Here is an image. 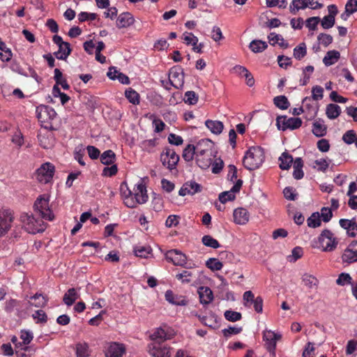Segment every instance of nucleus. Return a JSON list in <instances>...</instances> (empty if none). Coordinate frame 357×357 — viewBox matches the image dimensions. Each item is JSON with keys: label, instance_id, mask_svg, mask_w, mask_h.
Returning a JSON list of instances; mask_svg holds the SVG:
<instances>
[{"label": "nucleus", "instance_id": "56", "mask_svg": "<svg viewBox=\"0 0 357 357\" xmlns=\"http://www.w3.org/2000/svg\"><path fill=\"white\" fill-rule=\"evenodd\" d=\"M356 132L354 130L347 131L342 136V140L347 144H351L356 141Z\"/></svg>", "mask_w": 357, "mask_h": 357}, {"label": "nucleus", "instance_id": "38", "mask_svg": "<svg viewBox=\"0 0 357 357\" xmlns=\"http://www.w3.org/2000/svg\"><path fill=\"white\" fill-rule=\"evenodd\" d=\"M196 277L193 273L188 270L183 271L181 273L176 275V278L178 280L181 281L182 283H190Z\"/></svg>", "mask_w": 357, "mask_h": 357}, {"label": "nucleus", "instance_id": "58", "mask_svg": "<svg viewBox=\"0 0 357 357\" xmlns=\"http://www.w3.org/2000/svg\"><path fill=\"white\" fill-rule=\"evenodd\" d=\"M303 281L305 285L309 288H312L313 287L317 286L318 282L316 278L309 274L303 275Z\"/></svg>", "mask_w": 357, "mask_h": 357}, {"label": "nucleus", "instance_id": "28", "mask_svg": "<svg viewBox=\"0 0 357 357\" xmlns=\"http://www.w3.org/2000/svg\"><path fill=\"white\" fill-rule=\"evenodd\" d=\"M77 357H88L90 355L89 345L85 342H77L75 344Z\"/></svg>", "mask_w": 357, "mask_h": 357}, {"label": "nucleus", "instance_id": "48", "mask_svg": "<svg viewBox=\"0 0 357 357\" xmlns=\"http://www.w3.org/2000/svg\"><path fill=\"white\" fill-rule=\"evenodd\" d=\"M31 305L39 307H43L45 305L46 301L45 297L41 294H35L33 296L31 297V301H29Z\"/></svg>", "mask_w": 357, "mask_h": 357}, {"label": "nucleus", "instance_id": "13", "mask_svg": "<svg viewBox=\"0 0 357 357\" xmlns=\"http://www.w3.org/2000/svg\"><path fill=\"white\" fill-rule=\"evenodd\" d=\"M55 168L50 162H46L37 169V179L39 182L47 183L53 178Z\"/></svg>", "mask_w": 357, "mask_h": 357}, {"label": "nucleus", "instance_id": "36", "mask_svg": "<svg viewBox=\"0 0 357 357\" xmlns=\"http://www.w3.org/2000/svg\"><path fill=\"white\" fill-rule=\"evenodd\" d=\"M71 52L70 45L67 42L63 44V50H60V47H59V50L54 53V55L59 60H66Z\"/></svg>", "mask_w": 357, "mask_h": 357}, {"label": "nucleus", "instance_id": "34", "mask_svg": "<svg viewBox=\"0 0 357 357\" xmlns=\"http://www.w3.org/2000/svg\"><path fill=\"white\" fill-rule=\"evenodd\" d=\"M100 159L103 165H112L116 160V154L112 150H107L100 155Z\"/></svg>", "mask_w": 357, "mask_h": 357}, {"label": "nucleus", "instance_id": "15", "mask_svg": "<svg viewBox=\"0 0 357 357\" xmlns=\"http://www.w3.org/2000/svg\"><path fill=\"white\" fill-rule=\"evenodd\" d=\"M344 263L351 264L357 261V241H353L344 250L342 255Z\"/></svg>", "mask_w": 357, "mask_h": 357}, {"label": "nucleus", "instance_id": "37", "mask_svg": "<svg viewBox=\"0 0 357 357\" xmlns=\"http://www.w3.org/2000/svg\"><path fill=\"white\" fill-rule=\"evenodd\" d=\"M267 43L261 40H254L249 45L250 49L255 53L261 52L267 48Z\"/></svg>", "mask_w": 357, "mask_h": 357}, {"label": "nucleus", "instance_id": "3", "mask_svg": "<svg viewBox=\"0 0 357 357\" xmlns=\"http://www.w3.org/2000/svg\"><path fill=\"white\" fill-rule=\"evenodd\" d=\"M133 190L132 196L126 199V206L130 208L137 207V204H145L149 199L146 187L142 181L135 185Z\"/></svg>", "mask_w": 357, "mask_h": 357}, {"label": "nucleus", "instance_id": "49", "mask_svg": "<svg viewBox=\"0 0 357 357\" xmlns=\"http://www.w3.org/2000/svg\"><path fill=\"white\" fill-rule=\"evenodd\" d=\"M206 265L208 268L213 271L221 270L223 266L222 263L215 258L208 259L206 261Z\"/></svg>", "mask_w": 357, "mask_h": 357}, {"label": "nucleus", "instance_id": "12", "mask_svg": "<svg viewBox=\"0 0 357 357\" xmlns=\"http://www.w3.org/2000/svg\"><path fill=\"white\" fill-rule=\"evenodd\" d=\"M169 81L172 86L176 89H181L184 84V73L181 66H175L170 68L169 72Z\"/></svg>", "mask_w": 357, "mask_h": 357}, {"label": "nucleus", "instance_id": "62", "mask_svg": "<svg viewBox=\"0 0 357 357\" xmlns=\"http://www.w3.org/2000/svg\"><path fill=\"white\" fill-rule=\"evenodd\" d=\"M20 338L22 340V344L27 345L32 341L33 335L31 331L22 330L20 332Z\"/></svg>", "mask_w": 357, "mask_h": 357}, {"label": "nucleus", "instance_id": "55", "mask_svg": "<svg viewBox=\"0 0 357 357\" xmlns=\"http://www.w3.org/2000/svg\"><path fill=\"white\" fill-rule=\"evenodd\" d=\"M357 11V0H348L345 6L347 16H349Z\"/></svg>", "mask_w": 357, "mask_h": 357}, {"label": "nucleus", "instance_id": "31", "mask_svg": "<svg viewBox=\"0 0 357 357\" xmlns=\"http://www.w3.org/2000/svg\"><path fill=\"white\" fill-rule=\"evenodd\" d=\"M340 56V52L336 50L328 51L323 59V63L326 66H330L339 59Z\"/></svg>", "mask_w": 357, "mask_h": 357}, {"label": "nucleus", "instance_id": "4", "mask_svg": "<svg viewBox=\"0 0 357 357\" xmlns=\"http://www.w3.org/2000/svg\"><path fill=\"white\" fill-rule=\"evenodd\" d=\"M36 116L38 121L42 123L43 127L47 130H54L52 125L50 122L56 116V112L53 108L41 105L36 107Z\"/></svg>", "mask_w": 357, "mask_h": 357}, {"label": "nucleus", "instance_id": "27", "mask_svg": "<svg viewBox=\"0 0 357 357\" xmlns=\"http://www.w3.org/2000/svg\"><path fill=\"white\" fill-rule=\"evenodd\" d=\"M280 168L282 169H289L291 165H294V160L291 155L287 152H283L279 158Z\"/></svg>", "mask_w": 357, "mask_h": 357}, {"label": "nucleus", "instance_id": "61", "mask_svg": "<svg viewBox=\"0 0 357 357\" xmlns=\"http://www.w3.org/2000/svg\"><path fill=\"white\" fill-rule=\"evenodd\" d=\"M243 331L242 327L229 326L227 328L222 330V333L225 337H229L232 335H237Z\"/></svg>", "mask_w": 357, "mask_h": 357}, {"label": "nucleus", "instance_id": "6", "mask_svg": "<svg viewBox=\"0 0 357 357\" xmlns=\"http://www.w3.org/2000/svg\"><path fill=\"white\" fill-rule=\"evenodd\" d=\"M20 221L23 224V227L28 233L36 234L44 230L41 224L42 220L35 218L32 214L22 213Z\"/></svg>", "mask_w": 357, "mask_h": 357}, {"label": "nucleus", "instance_id": "43", "mask_svg": "<svg viewBox=\"0 0 357 357\" xmlns=\"http://www.w3.org/2000/svg\"><path fill=\"white\" fill-rule=\"evenodd\" d=\"M307 225L312 228H317L321 224L319 213L314 212L307 220Z\"/></svg>", "mask_w": 357, "mask_h": 357}, {"label": "nucleus", "instance_id": "24", "mask_svg": "<svg viewBox=\"0 0 357 357\" xmlns=\"http://www.w3.org/2000/svg\"><path fill=\"white\" fill-rule=\"evenodd\" d=\"M165 299L169 303L176 305H185L188 303L185 297L175 295L171 290H167L165 292Z\"/></svg>", "mask_w": 357, "mask_h": 357}, {"label": "nucleus", "instance_id": "26", "mask_svg": "<svg viewBox=\"0 0 357 357\" xmlns=\"http://www.w3.org/2000/svg\"><path fill=\"white\" fill-rule=\"evenodd\" d=\"M293 167H294V172H293L294 178L296 180L301 179L304 176V172L303 171V161L301 158H296L294 160Z\"/></svg>", "mask_w": 357, "mask_h": 357}, {"label": "nucleus", "instance_id": "42", "mask_svg": "<svg viewBox=\"0 0 357 357\" xmlns=\"http://www.w3.org/2000/svg\"><path fill=\"white\" fill-rule=\"evenodd\" d=\"M125 96L133 105L139 104V94L134 89L130 88L125 92Z\"/></svg>", "mask_w": 357, "mask_h": 357}, {"label": "nucleus", "instance_id": "60", "mask_svg": "<svg viewBox=\"0 0 357 357\" xmlns=\"http://www.w3.org/2000/svg\"><path fill=\"white\" fill-rule=\"evenodd\" d=\"M312 97L314 100H321L324 97V89L321 86H314L312 89Z\"/></svg>", "mask_w": 357, "mask_h": 357}, {"label": "nucleus", "instance_id": "16", "mask_svg": "<svg viewBox=\"0 0 357 357\" xmlns=\"http://www.w3.org/2000/svg\"><path fill=\"white\" fill-rule=\"evenodd\" d=\"M243 181L238 179L234 186L229 191L221 192L219 195V200L221 203L225 204L228 201H233L235 199V193L238 192L242 187Z\"/></svg>", "mask_w": 357, "mask_h": 357}, {"label": "nucleus", "instance_id": "46", "mask_svg": "<svg viewBox=\"0 0 357 357\" xmlns=\"http://www.w3.org/2000/svg\"><path fill=\"white\" fill-rule=\"evenodd\" d=\"M202 242L204 245L212 248H218L220 246L219 242L210 235L204 236Z\"/></svg>", "mask_w": 357, "mask_h": 357}, {"label": "nucleus", "instance_id": "33", "mask_svg": "<svg viewBox=\"0 0 357 357\" xmlns=\"http://www.w3.org/2000/svg\"><path fill=\"white\" fill-rule=\"evenodd\" d=\"M307 8V0H292L289 6V11L291 14L296 15L298 10Z\"/></svg>", "mask_w": 357, "mask_h": 357}, {"label": "nucleus", "instance_id": "5", "mask_svg": "<svg viewBox=\"0 0 357 357\" xmlns=\"http://www.w3.org/2000/svg\"><path fill=\"white\" fill-rule=\"evenodd\" d=\"M318 243L324 252H332L337 248L338 241L329 229H324L318 237Z\"/></svg>", "mask_w": 357, "mask_h": 357}, {"label": "nucleus", "instance_id": "40", "mask_svg": "<svg viewBox=\"0 0 357 357\" xmlns=\"http://www.w3.org/2000/svg\"><path fill=\"white\" fill-rule=\"evenodd\" d=\"M273 102L277 107L281 109H287L290 105L287 98L284 96L275 97L273 98Z\"/></svg>", "mask_w": 357, "mask_h": 357}, {"label": "nucleus", "instance_id": "50", "mask_svg": "<svg viewBox=\"0 0 357 357\" xmlns=\"http://www.w3.org/2000/svg\"><path fill=\"white\" fill-rule=\"evenodd\" d=\"M336 283L341 286H344L346 284H350L352 285V278L349 273H342L339 275L338 278L336 280Z\"/></svg>", "mask_w": 357, "mask_h": 357}, {"label": "nucleus", "instance_id": "52", "mask_svg": "<svg viewBox=\"0 0 357 357\" xmlns=\"http://www.w3.org/2000/svg\"><path fill=\"white\" fill-rule=\"evenodd\" d=\"M319 43L324 47H328L333 43V38L330 34L321 33L317 36Z\"/></svg>", "mask_w": 357, "mask_h": 357}, {"label": "nucleus", "instance_id": "45", "mask_svg": "<svg viewBox=\"0 0 357 357\" xmlns=\"http://www.w3.org/2000/svg\"><path fill=\"white\" fill-rule=\"evenodd\" d=\"M307 54L306 45L304 43L299 44L294 49V56L297 60H301Z\"/></svg>", "mask_w": 357, "mask_h": 357}, {"label": "nucleus", "instance_id": "39", "mask_svg": "<svg viewBox=\"0 0 357 357\" xmlns=\"http://www.w3.org/2000/svg\"><path fill=\"white\" fill-rule=\"evenodd\" d=\"M158 139L157 138H153L150 139L144 140L142 142V148L143 150L151 153L153 152L154 148L158 145Z\"/></svg>", "mask_w": 357, "mask_h": 357}, {"label": "nucleus", "instance_id": "51", "mask_svg": "<svg viewBox=\"0 0 357 357\" xmlns=\"http://www.w3.org/2000/svg\"><path fill=\"white\" fill-rule=\"evenodd\" d=\"M335 22V18L332 15H326L321 21V25L324 29L332 28Z\"/></svg>", "mask_w": 357, "mask_h": 357}, {"label": "nucleus", "instance_id": "10", "mask_svg": "<svg viewBox=\"0 0 357 357\" xmlns=\"http://www.w3.org/2000/svg\"><path fill=\"white\" fill-rule=\"evenodd\" d=\"M175 333L173 329L164 326L163 327L156 328L151 337L153 340L152 343L164 344L165 341L172 339Z\"/></svg>", "mask_w": 357, "mask_h": 357}, {"label": "nucleus", "instance_id": "22", "mask_svg": "<svg viewBox=\"0 0 357 357\" xmlns=\"http://www.w3.org/2000/svg\"><path fill=\"white\" fill-rule=\"evenodd\" d=\"M135 19L132 15L128 12L120 14L116 20V26L119 29L127 28L132 25Z\"/></svg>", "mask_w": 357, "mask_h": 357}, {"label": "nucleus", "instance_id": "9", "mask_svg": "<svg viewBox=\"0 0 357 357\" xmlns=\"http://www.w3.org/2000/svg\"><path fill=\"white\" fill-rule=\"evenodd\" d=\"M15 218L13 211L9 208H0V236H4L12 227Z\"/></svg>", "mask_w": 357, "mask_h": 357}, {"label": "nucleus", "instance_id": "32", "mask_svg": "<svg viewBox=\"0 0 357 357\" xmlns=\"http://www.w3.org/2000/svg\"><path fill=\"white\" fill-rule=\"evenodd\" d=\"M197 155V145L188 144L183 151L182 157L186 162L192 161Z\"/></svg>", "mask_w": 357, "mask_h": 357}, {"label": "nucleus", "instance_id": "8", "mask_svg": "<svg viewBox=\"0 0 357 357\" xmlns=\"http://www.w3.org/2000/svg\"><path fill=\"white\" fill-rule=\"evenodd\" d=\"M179 158V155L176 153L174 149L169 147H165L160 154L162 165L170 171L176 169Z\"/></svg>", "mask_w": 357, "mask_h": 357}, {"label": "nucleus", "instance_id": "18", "mask_svg": "<svg viewBox=\"0 0 357 357\" xmlns=\"http://www.w3.org/2000/svg\"><path fill=\"white\" fill-rule=\"evenodd\" d=\"M280 337L271 331H266L264 332L263 340L265 341V345L269 351H274L276 347V342Z\"/></svg>", "mask_w": 357, "mask_h": 357}, {"label": "nucleus", "instance_id": "7", "mask_svg": "<svg viewBox=\"0 0 357 357\" xmlns=\"http://www.w3.org/2000/svg\"><path fill=\"white\" fill-rule=\"evenodd\" d=\"M33 208L35 211L39 213L42 218L52 221L54 215L49 206V199L45 195L39 196L36 200Z\"/></svg>", "mask_w": 357, "mask_h": 357}, {"label": "nucleus", "instance_id": "19", "mask_svg": "<svg viewBox=\"0 0 357 357\" xmlns=\"http://www.w3.org/2000/svg\"><path fill=\"white\" fill-rule=\"evenodd\" d=\"M339 223L342 228L347 230L349 236L355 237L356 236L357 222L355 218H352L351 220L340 219Z\"/></svg>", "mask_w": 357, "mask_h": 357}, {"label": "nucleus", "instance_id": "54", "mask_svg": "<svg viewBox=\"0 0 357 357\" xmlns=\"http://www.w3.org/2000/svg\"><path fill=\"white\" fill-rule=\"evenodd\" d=\"M224 315H225V319L229 321H239L242 318V315L240 312L232 311V310H227L225 312Z\"/></svg>", "mask_w": 357, "mask_h": 357}, {"label": "nucleus", "instance_id": "29", "mask_svg": "<svg viewBox=\"0 0 357 357\" xmlns=\"http://www.w3.org/2000/svg\"><path fill=\"white\" fill-rule=\"evenodd\" d=\"M78 298L79 294H77L76 289L75 288H70L64 294L63 297V301L66 305L70 306Z\"/></svg>", "mask_w": 357, "mask_h": 357}, {"label": "nucleus", "instance_id": "25", "mask_svg": "<svg viewBox=\"0 0 357 357\" xmlns=\"http://www.w3.org/2000/svg\"><path fill=\"white\" fill-rule=\"evenodd\" d=\"M205 125L208 128L211 132L215 135L220 134L224 128V125L222 122L220 121H214V120H206L205 121Z\"/></svg>", "mask_w": 357, "mask_h": 357}, {"label": "nucleus", "instance_id": "57", "mask_svg": "<svg viewBox=\"0 0 357 357\" xmlns=\"http://www.w3.org/2000/svg\"><path fill=\"white\" fill-rule=\"evenodd\" d=\"M183 39L188 45H195L198 42V38L192 33L185 32Z\"/></svg>", "mask_w": 357, "mask_h": 357}, {"label": "nucleus", "instance_id": "11", "mask_svg": "<svg viewBox=\"0 0 357 357\" xmlns=\"http://www.w3.org/2000/svg\"><path fill=\"white\" fill-rule=\"evenodd\" d=\"M165 258L175 266H179L185 268H190L192 266L188 265L185 255L178 250H171L166 252Z\"/></svg>", "mask_w": 357, "mask_h": 357}, {"label": "nucleus", "instance_id": "21", "mask_svg": "<svg viewBox=\"0 0 357 357\" xmlns=\"http://www.w3.org/2000/svg\"><path fill=\"white\" fill-rule=\"evenodd\" d=\"M234 221L238 225L246 224L250 218V214L247 209L244 208H238L234 211Z\"/></svg>", "mask_w": 357, "mask_h": 357}, {"label": "nucleus", "instance_id": "44", "mask_svg": "<svg viewBox=\"0 0 357 357\" xmlns=\"http://www.w3.org/2000/svg\"><path fill=\"white\" fill-rule=\"evenodd\" d=\"M286 124V130H295L300 128L302 125V120L298 117H290L287 118V120L285 121Z\"/></svg>", "mask_w": 357, "mask_h": 357}, {"label": "nucleus", "instance_id": "1", "mask_svg": "<svg viewBox=\"0 0 357 357\" xmlns=\"http://www.w3.org/2000/svg\"><path fill=\"white\" fill-rule=\"evenodd\" d=\"M211 141L202 139L197 144V165L203 169H208L212 164L215 155L213 151Z\"/></svg>", "mask_w": 357, "mask_h": 357}, {"label": "nucleus", "instance_id": "23", "mask_svg": "<svg viewBox=\"0 0 357 357\" xmlns=\"http://www.w3.org/2000/svg\"><path fill=\"white\" fill-rule=\"evenodd\" d=\"M197 291L201 303L207 305L213 300V294L209 287H200Z\"/></svg>", "mask_w": 357, "mask_h": 357}, {"label": "nucleus", "instance_id": "35", "mask_svg": "<svg viewBox=\"0 0 357 357\" xmlns=\"http://www.w3.org/2000/svg\"><path fill=\"white\" fill-rule=\"evenodd\" d=\"M326 126L321 120L315 121L312 125V132L317 137H323L326 134Z\"/></svg>", "mask_w": 357, "mask_h": 357}, {"label": "nucleus", "instance_id": "17", "mask_svg": "<svg viewBox=\"0 0 357 357\" xmlns=\"http://www.w3.org/2000/svg\"><path fill=\"white\" fill-rule=\"evenodd\" d=\"M125 347L122 344L110 342L105 350L106 357H122L125 352Z\"/></svg>", "mask_w": 357, "mask_h": 357}, {"label": "nucleus", "instance_id": "41", "mask_svg": "<svg viewBox=\"0 0 357 357\" xmlns=\"http://www.w3.org/2000/svg\"><path fill=\"white\" fill-rule=\"evenodd\" d=\"M151 251L152 249L149 246H136L134 248L135 256L141 258H147Z\"/></svg>", "mask_w": 357, "mask_h": 357}, {"label": "nucleus", "instance_id": "14", "mask_svg": "<svg viewBox=\"0 0 357 357\" xmlns=\"http://www.w3.org/2000/svg\"><path fill=\"white\" fill-rule=\"evenodd\" d=\"M149 353L153 357H170V347L166 344L151 343L149 345Z\"/></svg>", "mask_w": 357, "mask_h": 357}, {"label": "nucleus", "instance_id": "30", "mask_svg": "<svg viewBox=\"0 0 357 357\" xmlns=\"http://www.w3.org/2000/svg\"><path fill=\"white\" fill-rule=\"evenodd\" d=\"M341 114V108L336 104H328L326 106V114L329 119H335Z\"/></svg>", "mask_w": 357, "mask_h": 357}, {"label": "nucleus", "instance_id": "2", "mask_svg": "<svg viewBox=\"0 0 357 357\" xmlns=\"http://www.w3.org/2000/svg\"><path fill=\"white\" fill-rule=\"evenodd\" d=\"M265 158L264 152L259 146L250 147L243 160L244 167L249 170L257 169L264 162Z\"/></svg>", "mask_w": 357, "mask_h": 357}, {"label": "nucleus", "instance_id": "20", "mask_svg": "<svg viewBox=\"0 0 357 357\" xmlns=\"http://www.w3.org/2000/svg\"><path fill=\"white\" fill-rule=\"evenodd\" d=\"M201 185L195 181H188L185 183L178 191L180 196L186 195H195L201 191Z\"/></svg>", "mask_w": 357, "mask_h": 357}, {"label": "nucleus", "instance_id": "64", "mask_svg": "<svg viewBox=\"0 0 357 357\" xmlns=\"http://www.w3.org/2000/svg\"><path fill=\"white\" fill-rule=\"evenodd\" d=\"M320 22L319 17H311L307 19L305 22V26L312 31H314L317 28V24Z\"/></svg>", "mask_w": 357, "mask_h": 357}, {"label": "nucleus", "instance_id": "63", "mask_svg": "<svg viewBox=\"0 0 357 357\" xmlns=\"http://www.w3.org/2000/svg\"><path fill=\"white\" fill-rule=\"evenodd\" d=\"M12 71L17 73L20 75L28 77V73L25 72L24 70L22 68L20 63L15 60H13L10 66Z\"/></svg>", "mask_w": 357, "mask_h": 357}, {"label": "nucleus", "instance_id": "53", "mask_svg": "<svg viewBox=\"0 0 357 357\" xmlns=\"http://www.w3.org/2000/svg\"><path fill=\"white\" fill-rule=\"evenodd\" d=\"M97 17L98 15L96 13L81 12L78 14V20L80 22H83L85 21H93L97 18Z\"/></svg>", "mask_w": 357, "mask_h": 357}, {"label": "nucleus", "instance_id": "59", "mask_svg": "<svg viewBox=\"0 0 357 357\" xmlns=\"http://www.w3.org/2000/svg\"><path fill=\"white\" fill-rule=\"evenodd\" d=\"M198 101V96L193 91H188L185 93V102L190 105H195Z\"/></svg>", "mask_w": 357, "mask_h": 357}, {"label": "nucleus", "instance_id": "47", "mask_svg": "<svg viewBox=\"0 0 357 357\" xmlns=\"http://www.w3.org/2000/svg\"><path fill=\"white\" fill-rule=\"evenodd\" d=\"M32 318L36 324H45L47 321V316L42 310H38L32 314Z\"/></svg>", "mask_w": 357, "mask_h": 357}]
</instances>
